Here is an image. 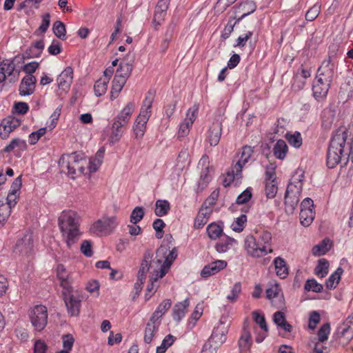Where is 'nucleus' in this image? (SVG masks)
<instances>
[{
	"label": "nucleus",
	"mask_w": 353,
	"mask_h": 353,
	"mask_svg": "<svg viewBox=\"0 0 353 353\" xmlns=\"http://www.w3.org/2000/svg\"><path fill=\"white\" fill-rule=\"evenodd\" d=\"M281 292V289L277 283L266 290V294L268 299H272L278 297Z\"/></svg>",
	"instance_id": "0e129e2a"
},
{
	"label": "nucleus",
	"mask_w": 353,
	"mask_h": 353,
	"mask_svg": "<svg viewBox=\"0 0 353 353\" xmlns=\"http://www.w3.org/2000/svg\"><path fill=\"white\" fill-rule=\"evenodd\" d=\"M236 243L234 239L225 236L215 245V250L219 253H224L229 250Z\"/></svg>",
	"instance_id": "2f4dec72"
},
{
	"label": "nucleus",
	"mask_w": 353,
	"mask_h": 353,
	"mask_svg": "<svg viewBox=\"0 0 353 353\" xmlns=\"http://www.w3.org/2000/svg\"><path fill=\"white\" fill-rule=\"evenodd\" d=\"M109 81L107 78H100L96 81L94 89L96 96L101 97L103 95L108 89Z\"/></svg>",
	"instance_id": "37998d69"
},
{
	"label": "nucleus",
	"mask_w": 353,
	"mask_h": 353,
	"mask_svg": "<svg viewBox=\"0 0 353 353\" xmlns=\"http://www.w3.org/2000/svg\"><path fill=\"white\" fill-rule=\"evenodd\" d=\"M331 247V241L328 239H325L320 243L314 245L312 252L314 256H321L327 253Z\"/></svg>",
	"instance_id": "f704fd0d"
},
{
	"label": "nucleus",
	"mask_w": 353,
	"mask_h": 353,
	"mask_svg": "<svg viewBox=\"0 0 353 353\" xmlns=\"http://www.w3.org/2000/svg\"><path fill=\"white\" fill-rule=\"evenodd\" d=\"M330 87V83L316 77L312 86L314 97L318 99H322L326 97Z\"/></svg>",
	"instance_id": "aec40b11"
},
{
	"label": "nucleus",
	"mask_w": 353,
	"mask_h": 353,
	"mask_svg": "<svg viewBox=\"0 0 353 353\" xmlns=\"http://www.w3.org/2000/svg\"><path fill=\"white\" fill-rule=\"evenodd\" d=\"M335 62L334 59L329 56L324 60L317 71V76L321 81L332 83L334 76Z\"/></svg>",
	"instance_id": "1a4fd4ad"
},
{
	"label": "nucleus",
	"mask_w": 353,
	"mask_h": 353,
	"mask_svg": "<svg viewBox=\"0 0 353 353\" xmlns=\"http://www.w3.org/2000/svg\"><path fill=\"white\" fill-rule=\"evenodd\" d=\"M145 214L143 207H136L130 214V222L133 224H137L140 222L143 218Z\"/></svg>",
	"instance_id": "603ef678"
},
{
	"label": "nucleus",
	"mask_w": 353,
	"mask_h": 353,
	"mask_svg": "<svg viewBox=\"0 0 353 353\" xmlns=\"http://www.w3.org/2000/svg\"><path fill=\"white\" fill-rule=\"evenodd\" d=\"M80 249L81 252L87 257H90L93 254L92 250V243L90 241H83Z\"/></svg>",
	"instance_id": "338daca9"
},
{
	"label": "nucleus",
	"mask_w": 353,
	"mask_h": 353,
	"mask_svg": "<svg viewBox=\"0 0 353 353\" xmlns=\"http://www.w3.org/2000/svg\"><path fill=\"white\" fill-rule=\"evenodd\" d=\"M303 178L304 172L302 170L296 171L288 185L285 194L300 196L303 188Z\"/></svg>",
	"instance_id": "f8f14e48"
},
{
	"label": "nucleus",
	"mask_w": 353,
	"mask_h": 353,
	"mask_svg": "<svg viewBox=\"0 0 353 353\" xmlns=\"http://www.w3.org/2000/svg\"><path fill=\"white\" fill-rule=\"evenodd\" d=\"M299 197L292 194H285V208L286 212L290 214L294 212L299 202Z\"/></svg>",
	"instance_id": "4c0bfd02"
},
{
	"label": "nucleus",
	"mask_w": 353,
	"mask_h": 353,
	"mask_svg": "<svg viewBox=\"0 0 353 353\" xmlns=\"http://www.w3.org/2000/svg\"><path fill=\"white\" fill-rule=\"evenodd\" d=\"M26 147V143L24 141L19 139H13L8 145L4 148L6 152H10L16 148L23 149Z\"/></svg>",
	"instance_id": "13d9d810"
},
{
	"label": "nucleus",
	"mask_w": 353,
	"mask_h": 353,
	"mask_svg": "<svg viewBox=\"0 0 353 353\" xmlns=\"http://www.w3.org/2000/svg\"><path fill=\"white\" fill-rule=\"evenodd\" d=\"M87 164L83 154L77 152L63 154L59 161L61 172L67 173L72 179L83 174Z\"/></svg>",
	"instance_id": "20e7f679"
},
{
	"label": "nucleus",
	"mask_w": 353,
	"mask_h": 353,
	"mask_svg": "<svg viewBox=\"0 0 353 353\" xmlns=\"http://www.w3.org/2000/svg\"><path fill=\"white\" fill-rule=\"evenodd\" d=\"M170 210V204L167 200L159 199L155 203L154 213L157 216H163Z\"/></svg>",
	"instance_id": "e433bc0d"
},
{
	"label": "nucleus",
	"mask_w": 353,
	"mask_h": 353,
	"mask_svg": "<svg viewBox=\"0 0 353 353\" xmlns=\"http://www.w3.org/2000/svg\"><path fill=\"white\" fill-rule=\"evenodd\" d=\"M228 332V326L223 322L216 327L210 336V341H212L215 343L222 344L226 340V334Z\"/></svg>",
	"instance_id": "b1692460"
},
{
	"label": "nucleus",
	"mask_w": 353,
	"mask_h": 353,
	"mask_svg": "<svg viewBox=\"0 0 353 353\" xmlns=\"http://www.w3.org/2000/svg\"><path fill=\"white\" fill-rule=\"evenodd\" d=\"M62 339L63 350H71L74 343V339L72 335L70 334H65L63 336Z\"/></svg>",
	"instance_id": "774afa93"
},
{
	"label": "nucleus",
	"mask_w": 353,
	"mask_h": 353,
	"mask_svg": "<svg viewBox=\"0 0 353 353\" xmlns=\"http://www.w3.org/2000/svg\"><path fill=\"white\" fill-rule=\"evenodd\" d=\"M329 270V262L325 259H321L314 269V274L319 278L325 277Z\"/></svg>",
	"instance_id": "ea45409f"
},
{
	"label": "nucleus",
	"mask_w": 353,
	"mask_h": 353,
	"mask_svg": "<svg viewBox=\"0 0 353 353\" xmlns=\"http://www.w3.org/2000/svg\"><path fill=\"white\" fill-rule=\"evenodd\" d=\"M153 228L156 230V236L161 239L163 236V228L165 226L164 221L161 219H156L152 224Z\"/></svg>",
	"instance_id": "052dcab7"
},
{
	"label": "nucleus",
	"mask_w": 353,
	"mask_h": 353,
	"mask_svg": "<svg viewBox=\"0 0 353 353\" xmlns=\"http://www.w3.org/2000/svg\"><path fill=\"white\" fill-rule=\"evenodd\" d=\"M172 302L170 299L163 300L153 312L150 319L156 322H161L160 319L170 308Z\"/></svg>",
	"instance_id": "c85d7f7f"
},
{
	"label": "nucleus",
	"mask_w": 353,
	"mask_h": 353,
	"mask_svg": "<svg viewBox=\"0 0 353 353\" xmlns=\"http://www.w3.org/2000/svg\"><path fill=\"white\" fill-rule=\"evenodd\" d=\"M315 216V212L313 209L310 210H301L299 214V219L301 223L303 226H309L313 221Z\"/></svg>",
	"instance_id": "58836bf2"
},
{
	"label": "nucleus",
	"mask_w": 353,
	"mask_h": 353,
	"mask_svg": "<svg viewBox=\"0 0 353 353\" xmlns=\"http://www.w3.org/2000/svg\"><path fill=\"white\" fill-rule=\"evenodd\" d=\"M161 325V322H156L151 319L146 324V327L144 331V342L147 344H150L157 332L159 327Z\"/></svg>",
	"instance_id": "bb28decb"
},
{
	"label": "nucleus",
	"mask_w": 353,
	"mask_h": 353,
	"mask_svg": "<svg viewBox=\"0 0 353 353\" xmlns=\"http://www.w3.org/2000/svg\"><path fill=\"white\" fill-rule=\"evenodd\" d=\"M285 138L289 144L296 148H299L303 144V139L299 132H288L285 134Z\"/></svg>",
	"instance_id": "a19ab883"
},
{
	"label": "nucleus",
	"mask_w": 353,
	"mask_h": 353,
	"mask_svg": "<svg viewBox=\"0 0 353 353\" xmlns=\"http://www.w3.org/2000/svg\"><path fill=\"white\" fill-rule=\"evenodd\" d=\"M276 165L274 163H270L265 168V181H276Z\"/></svg>",
	"instance_id": "bf43d9fd"
},
{
	"label": "nucleus",
	"mask_w": 353,
	"mask_h": 353,
	"mask_svg": "<svg viewBox=\"0 0 353 353\" xmlns=\"http://www.w3.org/2000/svg\"><path fill=\"white\" fill-rule=\"evenodd\" d=\"M116 216L103 217L97 220L90 227V231L97 236H101L117 225Z\"/></svg>",
	"instance_id": "9d476101"
},
{
	"label": "nucleus",
	"mask_w": 353,
	"mask_h": 353,
	"mask_svg": "<svg viewBox=\"0 0 353 353\" xmlns=\"http://www.w3.org/2000/svg\"><path fill=\"white\" fill-rule=\"evenodd\" d=\"M234 171V167L232 166L230 170L227 172V176L223 181V185L225 187L229 186L234 180H239L242 177V173L240 172L239 174Z\"/></svg>",
	"instance_id": "09e8293b"
},
{
	"label": "nucleus",
	"mask_w": 353,
	"mask_h": 353,
	"mask_svg": "<svg viewBox=\"0 0 353 353\" xmlns=\"http://www.w3.org/2000/svg\"><path fill=\"white\" fill-rule=\"evenodd\" d=\"M74 72L72 67L65 68L57 79L59 91L66 93L70 89L73 81Z\"/></svg>",
	"instance_id": "9b49d317"
},
{
	"label": "nucleus",
	"mask_w": 353,
	"mask_h": 353,
	"mask_svg": "<svg viewBox=\"0 0 353 353\" xmlns=\"http://www.w3.org/2000/svg\"><path fill=\"white\" fill-rule=\"evenodd\" d=\"M222 133V124L219 121L214 122L208 130V141L210 145L219 144Z\"/></svg>",
	"instance_id": "6ab92c4d"
},
{
	"label": "nucleus",
	"mask_w": 353,
	"mask_h": 353,
	"mask_svg": "<svg viewBox=\"0 0 353 353\" xmlns=\"http://www.w3.org/2000/svg\"><path fill=\"white\" fill-rule=\"evenodd\" d=\"M343 270L342 268L339 267L336 271L332 273L329 278L326 280L325 286L327 289L332 290L336 288L338 283L341 280Z\"/></svg>",
	"instance_id": "72a5a7b5"
},
{
	"label": "nucleus",
	"mask_w": 353,
	"mask_h": 353,
	"mask_svg": "<svg viewBox=\"0 0 353 353\" xmlns=\"http://www.w3.org/2000/svg\"><path fill=\"white\" fill-rule=\"evenodd\" d=\"M348 130L345 127H341L336 130L330 140V145L327 152V165L329 168L336 167L341 161L344 155V147L346 140L349 136Z\"/></svg>",
	"instance_id": "f257e3e1"
},
{
	"label": "nucleus",
	"mask_w": 353,
	"mask_h": 353,
	"mask_svg": "<svg viewBox=\"0 0 353 353\" xmlns=\"http://www.w3.org/2000/svg\"><path fill=\"white\" fill-rule=\"evenodd\" d=\"M206 231L211 240H216L220 238L223 233V227L216 223L209 224L206 228Z\"/></svg>",
	"instance_id": "c9c22d12"
},
{
	"label": "nucleus",
	"mask_w": 353,
	"mask_h": 353,
	"mask_svg": "<svg viewBox=\"0 0 353 353\" xmlns=\"http://www.w3.org/2000/svg\"><path fill=\"white\" fill-rule=\"evenodd\" d=\"M62 294L68 314L72 316H79L82 301L80 293L72 287L63 290Z\"/></svg>",
	"instance_id": "0eeeda50"
},
{
	"label": "nucleus",
	"mask_w": 353,
	"mask_h": 353,
	"mask_svg": "<svg viewBox=\"0 0 353 353\" xmlns=\"http://www.w3.org/2000/svg\"><path fill=\"white\" fill-rule=\"evenodd\" d=\"M177 256V250L173 248L170 250L166 245H161L156 252V257L152 261L153 264L160 266L159 270H157L155 280L163 278L168 272L172 262Z\"/></svg>",
	"instance_id": "423d86ee"
},
{
	"label": "nucleus",
	"mask_w": 353,
	"mask_h": 353,
	"mask_svg": "<svg viewBox=\"0 0 353 353\" xmlns=\"http://www.w3.org/2000/svg\"><path fill=\"white\" fill-rule=\"evenodd\" d=\"M198 112L199 106L197 105H194L188 110L186 114V118L185 119L184 121L192 125L194 121L196 120L197 117Z\"/></svg>",
	"instance_id": "4d7b16f0"
},
{
	"label": "nucleus",
	"mask_w": 353,
	"mask_h": 353,
	"mask_svg": "<svg viewBox=\"0 0 353 353\" xmlns=\"http://www.w3.org/2000/svg\"><path fill=\"white\" fill-rule=\"evenodd\" d=\"M253 150L250 146H245L242 148V152L240 159L233 165L234 167V171L239 174L241 172L242 173V168L243 165L248 161L252 156Z\"/></svg>",
	"instance_id": "a878e982"
},
{
	"label": "nucleus",
	"mask_w": 353,
	"mask_h": 353,
	"mask_svg": "<svg viewBox=\"0 0 353 353\" xmlns=\"http://www.w3.org/2000/svg\"><path fill=\"white\" fill-rule=\"evenodd\" d=\"M0 70L4 72L10 83H14L18 80L19 72L15 70V65L13 61L6 59L0 63Z\"/></svg>",
	"instance_id": "a211bd4d"
},
{
	"label": "nucleus",
	"mask_w": 353,
	"mask_h": 353,
	"mask_svg": "<svg viewBox=\"0 0 353 353\" xmlns=\"http://www.w3.org/2000/svg\"><path fill=\"white\" fill-rule=\"evenodd\" d=\"M33 236L32 234L28 233L19 239L13 247V252L16 256H28L33 250Z\"/></svg>",
	"instance_id": "6e6552de"
},
{
	"label": "nucleus",
	"mask_w": 353,
	"mask_h": 353,
	"mask_svg": "<svg viewBox=\"0 0 353 353\" xmlns=\"http://www.w3.org/2000/svg\"><path fill=\"white\" fill-rule=\"evenodd\" d=\"M52 30L57 37L61 40L66 39V29L65 24L61 21H56L52 26Z\"/></svg>",
	"instance_id": "c03bdc74"
},
{
	"label": "nucleus",
	"mask_w": 353,
	"mask_h": 353,
	"mask_svg": "<svg viewBox=\"0 0 353 353\" xmlns=\"http://www.w3.org/2000/svg\"><path fill=\"white\" fill-rule=\"evenodd\" d=\"M337 335L343 341L341 343H348L353 339V317L348 316L337 328Z\"/></svg>",
	"instance_id": "ddd939ff"
},
{
	"label": "nucleus",
	"mask_w": 353,
	"mask_h": 353,
	"mask_svg": "<svg viewBox=\"0 0 353 353\" xmlns=\"http://www.w3.org/2000/svg\"><path fill=\"white\" fill-rule=\"evenodd\" d=\"M61 108H57L53 113L51 114L50 123L46 127V131L48 129L50 131L52 130L57 125V121L61 114Z\"/></svg>",
	"instance_id": "864d4df0"
},
{
	"label": "nucleus",
	"mask_w": 353,
	"mask_h": 353,
	"mask_svg": "<svg viewBox=\"0 0 353 353\" xmlns=\"http://www.w3.org/2000/svg\"><path fill=\"white\" fill-rule=\"evenodd\" d=\"M273 263L276 275L282 279H285L289 274V268L285 259L277 256L274 259Z\"/></svg>",
	"instance_id": "cd10ccee"
},
{
	"label": "nucleus",
	"mask_w": 353,
	"mask_h": 353,
	"mask_svg": "<svg viewBox=\"0 0 353 353\" xmlns=\"http://www.w3.org/2000/svg\"><path fill=\"white\" fill-rule=\"evenodd\" d=\"M241 292V283L240 282H236L232 287L231 290V293L227 296V299L231 302L234 303L237 300L239 295Z\"/></svg>",
	"instance_id": "6e6d98bb"
},
{
	"label": "nucleus",
	"mask_w": 353,
	"mask_h": 353,
	"mask_svg": "<svg viewBox=\"0 0 353 353\" xmlns=\"http://www.w3.org/2000/svg\"><path fill=\"white\" fill-rule=\"evenodd\" d=\"M58 224L67 246L70 248L81 236L76 213L71 210L63 211L59 217Z\"/></svg>",
	"instance_id": "f03ea898"
},
{
	"label": "nucleus",
	"mask_w": 353,
	"mask_h": 353,
	"mask_svg": "<svg viewBox=\"0 0 353 353\" xmlns=\"http://www.w3.org/2000/svg\"><path fill=\"white\" fill-rule=\"evenodd\" d=\"M304 288L306 291H312L314 292H321L323 289V285L318 283L314 279H307L305 283Z\"/></svg>",
	"instance_id": "8fccbe9b"
},
{
	"label": "nucleus",
	"mask_w": 353,
	"mask_h": 353,
	"mask_svg": "<svg viewBox=\"0 0 353 353\" xmlns=\"http://www.w3.org/2000/svg\"><path fill=\"white\" fill-rule=\"evenodd\" d=\"M257 239L253 236H248L245 240V248L248 254L252 257H261L273 250L269 248L272 243V234L267 230L257 231Z\"/></svg>",
	"instance_id": "7ed1b4c3"
},
{
	"label": "nucleus",
	"mask_w": 353,
	"mask_h": 353,
	"mask_svg": "<svg viewBox=\"0 0 353 353\" xmlns=\"http://www.w3.org/2000/svg\"><path fill=\"white\" fill-rule=\"evenodd\" d=\"M321 6L318 3L311 7L305 14V19L309 21H314L320 14Z\"/></svg>",
	"instance_id": "5fc2aeb1"
},
{
	"label": "nucleus",
	"mask_w": 353,
	"mask_h": 353,
	"mask_svg": "<svg viewBox=\"0 0 353 353\" xmlns=\"http://www.w3.org/2000/svg\"><path fill=\"white\" fill-rule=\"evenodd\" d=\"M153 253L150 250H148L143 254V257L138 272V276L141 278H146V274L148 272L150 267H152V258Z\"/></svg>",
	"instance_id": "393cba45"
},
{
	"label": "nucleus",
	"mask_w": 353,
	"mask_h": 353,
	"mask_svg": "<svg viewBox=\"0 0 353 353\" xmlns=\"http://www.w3.org/2000/svg\"><path fill=\"white\" fill-rule=\"evenodd\" d=\"M265 195L268 198H274L278 191L276 181H265Z\"/></svg>",
	"instance_id": "49530a36"
},
{
	"label": "nucleus",
	"mask_w": 353,
	"mask_h": 353,
	"mask_svg": "<svg viewBox=\"0 0 353 353\" xmlns=\"http://www.w3.org/2000/svg\"><path fill=\"white\" fill-rule=\"evenodd\" d=\"M288 150V147L285 141L279 139L273 148L274 155L276 159L283 160L285 159Z\"/></svg>",
	"instance_id": "473e14b6"
},
{
	"label": "nucleus",
	"mask_w": 353,
	"mask_h": 353,
	"mask_svg": "<svg viewBox=\"0 0 353 353\" xmlns=\"http://www.w3.org/2000/svg\"><path fill=\"white\" fill-rule=\"evenodd\" d=\"M330 332V325L329 323L323 324L318 332L319 340L321 342H324L328 338Z\"/></svg>",
	"instance_id": "680f3d73"
},
{
	"label": "nucleus",
	"mask_w": 353,
	"mask_h": 353,
	"mask_svg": "<svg viewBox=\"0 0 353 353\" xmlns=\"http://www.w3.org/2000/svg\"><path fill=\"white\" fill-rule=\"evenodd\" d=\"M211 181V176L209 174V166L203 168L201 172L200 179L198 182L199 188L203 190Z\"/></svg>",
	"instance_id": "a18cd8bd"
},
{
	"label": "nucleus",
	"mask_w": 353,
	"mask_h": 353,
	"mask_svg": "<svg viewBox=\"0 0 353 353\" xmlns=\"http://www.w3.org/2000/svg\"><path fill=\"white\" fill-rule=\"evenodd\" d=\"M36 78L32 75H26L19 86V94L22 96L31 94L34 89Z\"/></svg>",
	"instance_id": "5701e85b"
},
{
	"label": "nucleus",
	"mask_w": 353,
	"mask_h": 353,
	"mask_svg": "<svg viewBox=\"0 0 353 353\" xmlns=\"http://www.w3.org/2000/svg\"><path fill=\"white\" fill-rule=\"evenodd\" d=\"M21 120L15 117H8L4 119L0 125V136L7 138L8 134L21 125Z\"/></svg>",
	"instance_id": "dca6fc26"
},
{
	"label": "nucleus",
	"mask_w": 353,
	"mask_h": 353,
	"mask_svg": "<svg viewBox=\"0 0 353 353\" xmlns=\"http://www.w3.org/2000/svg\"><path fill=\"white\" fill-rule=\"evenodd\" d=\"M134 103L129 102L119 114L114 118L111 127V133L108 139L111 145L115 144L121 139L123 129L128 125L134 110Z\"/></svg>",
	"instance_id": "39448f33"
},
{
	"label": "nucleus",
	"mask_w": 353,
	"mask_h": 353,
	"mask_svg": "<svg viewBox=\"0 0 353 353\" xmlns=\"http://www.w3.org/2000/svg\"><path fill=\"white\" fill-rule=\"evenodd\" d=\"M227 266V262L223 260H216L203 267L201 272V276L208 278L216 274L221 270L225 269Z\"/></svg>",
	"instance_id": "f3484780"
},
{
	"label": "nucleus",
	"mask_w": 353,
	"mask_h": 353,
	"mask_svg": "<svg viewBox=\"0 0 353 353\" xmlns=\"http://www.w3.org/2000/svg\"><path fill=\"white\" fill-rule=\"evenodd\" d=\"M240 352L246 353L252 344L250 331V322L248 319L244 321L241 336L238 342Z\"/></svg>",
	"instance_id": "4468645a"
},
{
	"label": "nucleus",
	"mask_w": 353,
	"mask_h": 353,
	"mask_svg": "<svg viewBox=\"0 0 353 353\" xmlns=\"http://www.w3.org/2000/svg\"><path fill=\"white\" fill-rule=\"evenodd\" d=\"M321 316L318 312L313 311L310 313L309 317L308 327L311 330H314L316 325L320 322Z\"/></svg>",
	"instance_id": "69168bd1"
},
{
	"label": "nucleus",
	"mask_w": 353,
	"mask_h": 353,
	"mask_svg": "<svg viewBox=\"0 0 353 353\" xmlns=\"http://www.w3.org/2000/svg\"><path fill=\"white\" fill-rule=\"evenodd\" d=\"M247 222V216L245 214H241L237 217L234 222L232 223V229L237 232L243 231L245 228V225Z\"/></svg>",
	"instance_id": "3c124183"
},
{
	"label": "nucleus",
	"mask_w": 353,
	"mask_h": 353,
	"mask_svg": "<svg viewBox=\"0 0 353 353\" xmlns=\"http://www.w3.org/2000/svg\"><path fill=\"white\" fill-rule=\"evenodd\" d=\"M219 195V190H214L208 196V198L204 201L203 205L207 208H212V207L216 204V201L218 199Z\"/></svg>",
	"instance_id": "e2e57ef3"
},
{
	"label": "nucleus",
	"mask_w": 353,
	"mask_h": 353,
	"mask_svg": "<svg viewBox=\"0 0 353 353\" xmlns=\"http://www.w3.org/2000/svg\"><path fill=\"white\" fill-rule=\"evenodd\" d=\"M189 305L190 302L187 299L174 305L172 312V317L174 321L179 322L182 319L187 312Z\"/></svg>",
	"instance_id": "c756f323"
},
{
	"label": "nucleus",
	"mask_w": 353,
	"mask_h": 353,
	"mask_svg": "<svg viewBox=\"0 0 353 353\" xmlns=\"http://www.w3.org/2000/svg\"><path fill=\"white\" fill-rule=\"evenodd\" d=\"M132 68L133 66L132 63L121 62L119 64V68L116 71L114 77L124 79V81H127V79L131 74Z\"/></svg>",
	"instance_id": "7c9ffc66"
},
{
	"label": "nucleus",
	"mask_w": 353,
	"mask_h": 353,
	"mask_svg": "<svg viewBox=\"0 0 353 353\" xmlns=\"http://www.w3.org/2000/svg\"><path fill=\"white\" fill-rule=\"evenodd\" d=\"M148 121L144 120H135L134 126H133V130L134 133L135 134V138L139 139H141L145 132L146 130V125Z\"/></svg>",
	"instance_id": "79ce46f5"
},
{
	"label": "nucleus",
	"mask_w": 353,
	"mask_h": 353,
	"mask_svg": "<svg viewBox=\"0 0 353 353\" xmlns=\"http://www.w3.org/2000/svg\"><path fill=\"white\" fill-rule=\"evenodd\" d=\"M212 211V208H207L202 205L194 220V227L196 229L203 228L207 223Z\"/></svg>",
	"instance_id": "4be33fe9"
},
{
	"label": "nucleus",
	"mask_w": 353,
	"mask_h": 353,
	"mask_svg": "<svg viewBox=\"0 0 353 353\" xmlns=\"http://www.w3.org/2000/svg\"><path fill=\"white\" fill-rule=\"evenodd\" d=\"M252 315L254 321L259 325L261 329L264 332H268V327L264 315L258 311H253Z\"/></svg>",
	"instance_id": "de8ad7c7"
},
{
	"label": "nucleus",
	"mask_w": 353,
	"mask_h": 353,
	"mask_svg": "<svg viewBox=\"0 0 353 353\" xmlns=\"http://www.w3.org/2000/svg\"><path fill=\"white\" fill-rule=\"evenodd\" d=\"M30 320L37 332L44 329V305H37L30 312Z\"/></svg>",
	"instance_id": "2eb2a0df"
},
{
	"label": "nucleus",
	"mask_w": 353,
	"mask_h": 353,
	"mask_svg": "<svg viewBox=\"0 0 353 353\" xmlns=\"http://www.w3.org/2000/svg\"><path fill=\"white\" fill-rule=\"evenodd\" d=\"M57 275L60 281L61 286L63 290L72 288V279L70 274L67 272L65 268L62 264H59L57 267Z\"/></svg>",
	"instance_id": "412c9836"
}]
</instances>
